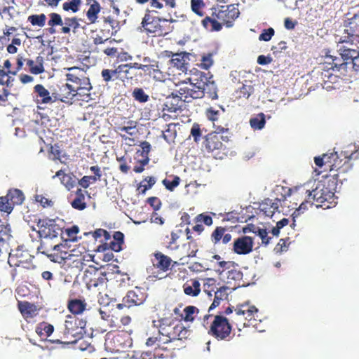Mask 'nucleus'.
<instances>
[{
	"label": "nucleus",
	"instance_id": "nucleus-64",
	"mask_svg": "<svg viewBox=\"0 0 359 359\" xmlns=\"http://www.w3.org/2000/svg\"><path fill=\"white\" fill-rule=\"evenodd\" d=\"M79 232V228L76 225H74L70 228H67L65 230V233L67 236V239L69 241H74L76 240V234Z\"/></svg>",
	"mask_w": 359,
	"mask_h": 359
},
{
	"label": "nucleus",
	"instance_id": "nucleus-41",
	"mask_svg": "<svg viewBox=\"0 0 359 359\" xmlns=\"http://www.w3.org/2000/svg\"><path fill=\"white\" fill-rule=\"evenodd\" d=\"M219 20L217 18L212 17L206 16L201 21L203 27L209 29L211 32H218L222 29V25L221 22H218Z\"/></svg>",
	"mask_w": 359,
	"mask_h": 359
},
{
	"label": "nucleus",
	"instance_id": "nucleus-38",
	"mask_svg": "<svg viewBox=\"0 0 359 359\" xmlns=\"http://www.w3.org/2000/svg\"><path fill=\"white\" fill-rule=\"evenodd\" d=\"M27 65L29 68V72L33 74H39L44 72L43 67V57L37 56L36 60L34 61L30 59L26 60Z\"/></svg>",
	"mask_w": 359,
	"mask_h": 359
},
{
	"label": "nucleus",
	"instance_id": "nucleus-20",
	"mask_svg": "<svg viewBox=\"0 0 359 359\" xmlns=\"http://www.w3.org/2000/svg\"><path fill=\"white\" fill-rule=\"evenodd\" d=\"M74 255L67 251L65 245H55L53 249V252L48 255L49 259L56 263L61 264L65 260H71Z\"/></svg>",
	"mask_w": 359,
	"mask_h": 359
},
{
	"label": "nucleus",
	"instance_id": "nucleus-51",
	"mask_svg": "<svg viewBox=\"0 0 359 359\" xmlns=\"http://www.w3.org/2000/svg\"><path fill=\"white\" fill-rule=\"evenodd\" d=\"M54 331V327L52 325L46 323L39 324L36 328V332L41 337H48Z\"/></svg>",
	"mask_w": 359,
	"mask_h": 359
},
{
	"label": "nucleus",
	"instance_id": "nucleus-21",
	"mask_svg": "<svg viewBox=\"0 0 359 359\" xmlns=\"http://www.w3.org/2000/svg\"><path fill=\"white\" fill-rule=\"evenodd\" d=\"M285 200V196H283L282 198H276L274 200L266 198L260 204V210L266 216L272 217L274 213L278 211V208L281 205V201Z\"/></svg>",
	"mask_w": 359,
	"mask_h": 359
},
{
	"label": "nucleus",
	"instance_id": "nucleus-61",
	"mask_svg": "<svg viewBox=\"0 0 359 359\" xmlns=\"http://www.w3.org/2000/svg\"><path fill=\"white\" fill-rule=\"evenodd\" d=\"M233 264L234 262L232 261H219L216 264L218 269H215V271L220 275L225 270L229 269Z\"/></svg>",
	"mask_w": 359,
	"mask_h": 359
},
{
	"label": "nucleus",
	"instance_id": "nucleus-14",
	"mask_svg": "<svg viewBox=\"0 0 359 359\" xmlns=\"http://www.w3.org/2000/svg\"><path fill=\"white\" fill-rule=\"evenodd\" d=\"M187 80L190 82L189 86L180 87L177 91L180 97L186 102H190L195 99L203 98V90H201L200 86L193 81V76L188 78Z\"/></svg>",
	"mask_w": 359,
	"mask_h": 359
},
{
	"label": "nucleus",
	"instance_id": "nucleus-50",
	"mask_svg": "<svg viewBox=\"0 0 359 359\" xmlns=\"http://www.w3.org/2000/svg\"><path fill=\"white\" fill-rule=\"evenodd\" d=\"M180 181L181 180L180 177L177 175H170V178L163 180L162 184L165 186L167 190L172 191L179 186Z\"/></svg>",
	"mask_w": 359,
	"mask_h": 359
},
{
	"label": "nucleus",
	"instance_id": "nucleus-40",
	"mask_svg": "<svg viewBox=\"0 0 359 359\" xmlns=\"http://www.w3.org/2000/svg\"><path fill=\"white\" fill-rule=\"evenodd\" d=\"M86 192L81 189L76 190L75 198L71 202V205L74 209L83 210L87 207V204L85 202V194Z\"/></svg>",
	"mask_w": 359,
	"mask_h": 359
},
{
	"label": "nucleus",
	"instance_id": "nucleus-5",
	"mask_svg": "<svg viewBox=\"0 0 359 359\" xmlns=\"http://www.w3.org/2000/svg\"><path fill=\"white\" fill-rule=\"evenodd\" d=\"M154 13L157 12L149 9L146 10L138 30L152 36H164L170 33L172 31V28L167 23L168 22H175V20L172 19L166 20L155 16L154 15Z\"/></svg>",
	"mask_w": 359,
	"mask_h": 359
},
{
	"label": "nucleus",
	"instance_id": "nucleus-37",
	"mask_svg": "<svg viewBox=\"0 0 359 359\" xmlns=\"http://www.w3.org/2000/svg\"><path fill=\"white\" fill-rule=\"evenodd\" d=\"M87 304L84 299H73L68 301L67 308L73 314H81L86 309Z\"/></svg>",
	"mask_w": 359,
	"mask_h": 359
},
{
	"label": "nucleus",
	"instance_id": "nucleus-34",
	"mask_svg": "<svg viewBox=\"0 0 359 359\" xmlns=\"http://www.w3.org/2000/svg\"><path fill=\"white\" fill-rule=\"evenodd\" d=\"M89 8L87 11L86 16L90 24H93L97 21V15L100 12L101 6L96 0H88Z\"/></svg>",
	"mask_w": 359,
	"mask_h": 359
},
{
	"label": "nucleus",
	"instance_id": "nucleus-30",
	"mask_svg": "<svg viewBox=\"0 0 359 359\" xmlns=\"http://www.w3.org/2000/svg\"><path fill=\"white\" fill-rule=\"evenodd\" d=\"M170 54L168 55L170 56L172 55V59L170 60V63L174 67H176L177 69L184 72L187 70V65L189 63L187 62L188 55L186 53H180L173 54L170 53Z\"/></svg>",
	"mask_w": 359,
	"mask_h": 359
},
{
	"label": "nucleus",
	"instance_id": "nucleus-44",
	"mask_svg": "<svg viewBox=\"0 0 359 359\" xmlns=\"http://www.w3.org/2000/svg\"><path fill=\"white\" fill-rule=\"evenodd\" d=\"M265 124V114L262 112L256 114L250 119V125L254 130L263 129Z\"/></svg>",
	"mask_w": 359,
	"mask_h": 359
},
{
	"label": "nucleus",
	"instance_id": "nucleus-32",
	"mask_svg": "<svg viewBox=\"0 0 359 359\" xmlns=\"http://www.w3.org/2000/svg\"><path fill=\"white\" fill-rule=\"evenodd\" d=\"M81 20L76 17L65 18L64 20L65 26L60 28V32L65 34H69L72 31L73 33H76L80 28L79 21Z\"/></svg>",
	"mask_w": 359,
	"mask_h": 359
},
{
	"label": "nucleus",
	"instance_id": "nucleus-48",
	"mask_svg": "<svg viewBox=\"0 0 359 359\" xmlns=\"http://www.w3.org/2000/svg\"><path fill=\"white\" fill-rule=\"evenodd\" d=\"M156 183L154 177H145L137 186V190L140 194H145L146 191L150 189Z\"/></svg>",
	"mask_w": 359,
	"mask_h": 359
},
{
	"label": "nucleus",
	"instance_id": "nucleus-53",
	"mask_svg": "<svg viewBox=\"0 0 359 359\" xmlns=\"http://www.w3.org/2000/svg\"><path fill=\"white\" fill-rule=\"evenodd\" d=\"M81 2V0H71L69 1H66L62 4V8L67 12L72 11V13H76L79 11Z\"/></svg>",
	"mask_w": 359,
	"mask_h": 359
},
{
	"label": "nucleus",
	"instance_id": "nucleus-63",
	"mask_svg": "<svg viewBox=\"0 0 359 359\" xmlns=\"http://www.w3.org/2000/svg\"><path fill=\"white\" fill-rule=\"evenodd\" d=\"M275 31L272 27L265 29L262 31V34L259 36V41H269L274 35Z\"/></svg>",
	"mask_w": 359,
	"mask_h": 359
},
{
	"label": "nucleus",
	"instance_id": "nucleus-31",
	"mask_svg": "<svg viewBox=\"0 0 359 359\" xmlns=\"http://www.w3.org/2000/svg\"><path fill=\"white\" fill-rule=\"evenodd\" d=\"M183 100L180 97V95H174L172 93V96L166 98L165 102L163 104V111H166L170 113H174L181 109L180 102Z\"/></svg>",
	"mask_w": 359,
	"mask_h": 359
},
{
	"label": "nucleus",
	"instance_id": "nucleus-8",
	"mask_svg": "<svg viewBox=\"0 0 359 359\" xmlns=\"http://www.w3.org/2000/svg\"><path fill=\"white\" fill-rule=\"evenodd\" d=\"M84 333L83 322L78 318L68 316L65 322L63 331L64 338L66 341H62L57 339L55 341L57 344H74L83 338Z\"/></svg>",
	"mask_w": 359,
	"mask_h": 359
},
{
	"label": "nucleus",
	"instance_id": "nucleus-17",
	"mask_svg": "<svg viewBox=\"0 0 359 359\" xmlns=\"http://www.w3.org/2000/svg\"><path fill=\"white\" fill-rule=\"evenodd\" d=\"M128 65H120L114 69H103L101 72L102 80L108 84L117 80H122L128 74Z\"/></svg>",
	"mask_w": 359,
	"mask_h": 359
},
{
	"label": "nucleus",
	"instance_id": "nucleus-12",
	"mask_svg": "<svg viewBox=\"0 0 359 359\" xmlns=\"http://www.w3.org/2000/svg\"><path fill=\"white\" fill-rule=\"evenodd\" d=\"M344 34L341 43H359V10L350 18L344 21Z\"/></svg>",
	"mask_w": 359,
	"mask_h": 359
},
{
	"label": "nucleus",
	"instance_id": "nucleus-42",
	"mask_svg": "<svg viewBox=\"0 0 359 359\" xmlns=\"http://www.w3.org/2000/svg\"><path fill=\"white\" fill-rule=\"evenodd\" d=\"M113 239L109 243V248L116 252H120L124 243V234L119 231H115L113 235Z\"/></svg>",
	"mask_w": 359,
	"mask_h": 359
},
{
	"label": "nucleus",
	"instance_id": "nucleus-26",
	"mask_svg": "<svg viewBox=\"0 0 359 359\" xmlns=\"http://www.w3.org/2000/svg\"><path fill=\"white\" fill-rule=\"evenodd\" d=\"M228 229L224 226H217L210 235V240L214 245L218 244L220 241L226 245L229 243L232 236L229 233H226Z\"/></svg>",
	"mask_w": 359,
	"mask_h": 359
},
{
	"label": "nucleus",
	"instance_id": "nucleus-45",
	"mask_svg": "<svg viewBox=\"0 0 359 359\" xmlns=\"http://www.w3.org/2000/svg\"><path fill=\"white\" fill-rule=\"evenodd\" d=\"M48 16L50 19L48 22V25L50 27L48 29V31L50 34H53L56 32L55 27L58 25L62 26L63 21L61 15L57 13H51Z\"/></svg>",
	"mask_w": 359,
	"mask_h": 359
},
{
	"label": "nucleus",
	"instance_id": "nucleus-10",
	"mask_svg": "<svg viewBox=\"0 0 359 359\" xmlns=\"http://www.w3.org/2000/svg\"><path fill=\"white\" fill-rule=\"evenodd\" d=\"M239 15L240 11L234 4L217 5L212 8V15L220 20L226 27H232L233 21Z\"/></svg>",
	"mask_w": 359,
	"mask_h": 359
},
{
	"label": "nucleus",
	"instance_id": "nucleus-60",
	"mask_svg": "<svg viewBox=\"0 0 359 359\" xmlns=\"http://www.w3.org/2000/svg\"><path fill=\"white\" fill-rule=\"evenodd\" d=\"M190 133L194 138V141L196 143H198L200 141L201 137L202 136V131L200 125L197 123H194L192 125Z\"/></svg>",
	"mask_w": 359,
	"mask_h": 359
},
{
	"label": "nucleus",
	"instance_id": "nucleus-43",
	"mask_svg": "<svg viewBox=\"0 0 359 359\" xmlns=\"http://www.w3.org/2000/svg\"><path fill=\"white\" fill-rule=\"evenodd\" d=\"M60 177L61 183L68 189L70 190L75 186V181L73 177L69 174L65 173L63 170H60L56 172L55 175L53 177Z\"/></svg>",
	"mask_w": 359,
	"mask_h": 359
},
{
	"label": "nucleus",
	"instance_id": "nucleus-46",
	"mask_svg": "<svg viewBox=\"0 0 359 359\" xmlns=\"http://www.w3.org/2000/svg\"><path fill=\"white\" fill-rule=\"evenodd\" d=\"M18 309L22 315L26 318L33 317L36 311V306L27 302L19 303Z\"/></svg>",
	"mask_w": 359,
	"mask_h": 359
},
{
	"label": "nucleus",
	"instance_id": "nucleus-9",
	"mask_svg": "<svg viewBox=\"0 0 359 359\" xmlns=\"http://www.w3.org/2000/svg\"><path fill=\"white\" fill-rule=\"evenodd\" d=\"M193 81L200 86L203 97L207 94L208 97L212 100L218 98L217 85L213 80V76L209 72L196 70L193 73Z\"/></svg>",
	"mask_w": 359,
	"mask_h": 359
},
{
	"label": "nucleus",
	"instance_id": "nucleus-29",
	"mask_svg": "<svg viewBox=\"0 0 359 359\" xmlns=\"http://www.w3.org/2000/svg\"><path fill=\"white\" fill-rule=\"evenodd\" d=\"M205 115L208 120L211 121L213 123L214 128L218 132H229L228 124L225 123L223 126L218 123L221 112L219 110H215L212 107L206 109Z\"/></svg>",
	"mask_w": 359,
	"mask_h": 359
},
{
	"label": "nucleus",
	"instance_id": "nucleus-27",
	"mask_svg": "<svg viewBox=\"0 0 359 359\" xmlns=\"http://www.w3.org/2000/svg\"><path fill=\"white\" fill-rule=\"evenodd\" d=\"M241 306L242 308L241 313H244V317L248 323H249V327H255L257 325L258 309L255 306L250 305L248 302L241 304Z\"/></svg>",
	"mask_w": 359,
	"mask_h": 359
},
{
	"label": "nucleus",
	"instance_id": "nucleus-35",
	"mask_svg": "<svg viewBox=\"0 0 359 359\" xmlns=\"http://www.w3.org/2000/svg\"><path fill=\"white\" fill-rule=\"evenodd\" d=\"M241 304L237 305L234 309L235 313L231 317V325H236L239 330L241 327H249V323L245 320L244 313H241Z\"/></svg>",
	"mask_w": 359,
	"mask_h": 359
},
{
	"label": "nucleus",
	"instance_id": "nucleus-57",
	"mask_svg": "<svg viewBox=\"0 0 359 359\" xmlns=\"http://www.w3.org/2000/svg\"><path fill=\"white\" fill-rule=\"evenodd\" d=\"M174 128L172 124L168 125L167 130L163 134V139L168 143L174 142L176 137V130H174Z\"/></svg>",
	"mask_w": 359,
	"mask_h": 359
},
{
	"label": "nucleus",
	"instance_id": "nucleus-7",
	"mask_svg": "<svg viewBox=\"0 0 359 359\" xmlns=\"http://www.w3.org/2000/svg\"><path fill=\"white\" fill-rule=\"evenodd\" d=\"M224 132H218L215 130L206 135L202 143L203 149L208 153H211L215 158H222V155L226 154V147L223 142H227L229 138L224 137L221 133Z\"/></svg>",
	"mask_w": 359,
	"mask_h": 359
},
{
	"label": "nucleus",
	"instance_id": "nucleus-11",
	"mask_svg": "<svg viewBox=\"0 0 359 359\" xmlns=\"http://www.w3.org/2000/svg\"><path fill=\"white\" fill-rule=\"evenodd\" d=\"M38 233L41 238H57L62 232V227L57 223V219L48 217L39 219L36 222Z\"/></svg>",
	"mask_w": 359,
	"mask_h": 359
},
{
	"label": "nucleus",
	"instance_id": "nucleus-59",
	"mask_svg": "<svg viewBox=\"0 0 359 359\" xmlns=\"http://www.w3.org/2000/svg\"><path fill=\"white\" fill-rule=\"evenodd\" d=\"M145 69L144 73L154 79H161V72L154 65H147L143 67Z\"/></svg>",
	"mask_w": 359,
	"mask_h": 359
},
{
	"label": "nucleus",
	"instance_id": "nucleus-23",
	"mask_svg": "<svg viewBox=\"0 0 359 359\" xmlns=\"http://www.w3.org/2000/svg\"><path fill=\"white\" fill-rule=\"evenodd\" d=\"M102 269H107V273H108L109 275L114 274V278L118 283L119 286L123 287L128 283L130 280L129 276L126 273L121 272L118 265L109 264L102 266Z\"/></svg>",
	"mask_w": 359,
	"mask_h": 359
},
{
	"label": "nucleus",
	"instance_id": "nucleus-49",
	"mask_svg": "<svg viewBox=\"0 0 359 359\" xmlns=\"http://www.w3.org/2000/svg\"><path fill=\"white\" fill-rule=\"evenodd\" d=\"M19 266H15V269L13 271L12 277L15 279L19 273H21L23 269L34 270L36 266L34 264L32 259H25L24 262H21Z\"/></svg>",
	"mask_w": 359,
	"mask_h": 359
},
{
	"label": "nucleus",
	"instance_id": "nucleus-6",
	"mask_svg": "<svg viewBox=\"0 0 359 359\" xmlns=\"http://www.w3.org/2000/svg\"><path fill=\"white\" fill-rule=\"evenodd\" d=\"M66 76L67 82L80 96H90L92 86L85 71L76 67L69 68Z\"/></svg>",
	"mask_w": 359,
	"mask_h": 359
},
{
	"label": "nucleus",
	"instance_id": "nucleus-3",
	"mask_svg": "<svg viewBox=\"0 0 359 359\" xmlns=\"http://www.w3.org/2000/svg\"><path fill=\"white\" fill-rule=\"evenodd\" d=\"M153 324L160 334L168 338L166 342L187 339L191 334V330L172 316L153 320Z\"/></svg>",
	"mask_w": 359,
	"mask_h": 359
},
{
	"label": "nucleus",
	"instance_id": "nucleus-24",
	"mask_svg": "<svg viewBox=\"0 0 359 359\" xmlns=\"http://www.w3.org/2000/svg\"><path fill=\"white\" fill-rule=\"evenodd\" d=\"M151 261L153 266L163 272H166L170 269L172 262L170 257L161 252H155L154 254V259H152Z\"/></svg>",
	"mask_w": 359,
	"mask_h": 359
},
{
	"label": "nucleus",
	"instance_id": "nucleus-47",
	"mask_svg": "<svg viewBox=\"0 0 359 359\" xmlns=\"http://www.w3.org/2000/svg\"><path fill=\"white\" fill-rule=\"evenodd\" d=\"M184 316L182 320L185 322L192 323L195 317L198 314L199 309L194 306H187L183 309Z\"/></svg>",
	"mask_w": 359,
	"mask_h": 359
},
{
	"label": "nucleus",
	"instance_id": "nucleus-55",
	"mask_svg": "<svg viewBox=\"0 0 359 359\" xmlns=\"http://www.w3.org/2000/svg\"><path fill=\"white\" fill-rule=\"evenodd\" d=\"M27 20L33 26L36 25L42 27L46 24V16L43 13L40 15H32L28 17Z\"/></svg>",
	"mask_w": 359,
	"mask_h": 359
},
{
	"label": "nucleus",
	"instance_id": "nucleus-39",
	"mask_svg": "<svg viewBox=\"0 0 359 359\" xmlns=\"http://www.w3.org/2000/svg\"><path fill=\"white\" fill-rule=\"evenodd\" d=\"M229 287L226 286L220 287L215 292V298L213 302L209 307V311L212 309L217 307L221 301H224L227 299L229 293H228Z\"/></svg>",
	"mask_w": 359,
	"mask_h": 359
},
{
	"label": "nucleus",
	"instance_id": "nucleus-28",
	"mask_svg": "<svg viewBox=\"0 0 359 359\" xmlns=\"http://www.w3.org/2000/svg\"><path fill=\"white\" fill-rule=\"evenodd\" d=\"M25 259H33V257L27 252L20 249H16L13 252H9L8 262L11 266H19Z\"/></svg>",
	"mask_w": 359,
	"mask_h": 359
},
{
	"label": "nucleus",
	"instance_id": "nucleus-58",
	"mask_svg": "<svg viewBox=\"0 0 359 359\" xmlns=\"http://www.w3.org/2000/svg\"><path fill=\"white\" fill-rule=\"evenodd\" d=\"M212 53L204 54L201 60L200 67L208 70L213 65Z\"/></svg>",
	"mask_w": 359,
	"mask_h": 359
},
{
	"label": "nucleus",
	"instance_id": "nucleus-36",
	"mask_svg": "<svg viewBox=\"0 0 359 359\" xmlns=\"http://www.w3.org/2000/svg\"><path fill=\"white\" fill-rule=\"evenodd\" d=\"M183 290L185 294L196 297L201 292V284L198 280L192 279L184 284Z\"/></svg>",
	"mask_w": 359,
	"mask_h": 359
},
{
	"label": "nucleus",
	"instance_id": "nucleus-54",
	"mask_svg": "<svg viewBox=\"0 0 359 359\" xmlns=\"http://www.w3.org/2000/svg\"><path fill=\"white\" fill-rule=\"evenodd\" d=\"M132 95L135 100L140 103L147 102L149 98V95L141 88H135L132 93Z\"/></svg>",
	"mask_w": 359,
	"mask_h": 359
},
{
	"label": "nucleus",
	"instance_id": "nucleus-62",
	"mask_svg": "<svg viewBox=\"0 0 359 359\" xmlns=\"http://www.w3.org/2000/svg\"><path fill=\"white\" fill-rule=\"evenodd\" d=\"M333 72H339L341 69L346 68V62L341 56H333Z\"/></svg>",
	"mask_w": 359,
	"mask_h": 359
},
{
	"label": "nucleus",
	"instance_id": "nucleus-2",
	"mask_svg": "<svg viewBox=\"0 0 359 359\" xmlns=\"http://www.w3.org/2000/svg\"><path fill=\"white\" fill-rule=\"evenodd\" d=\"M359 153L358 150L353 151H343L339 154L336 151L323 154L322 156H316L314 158L315 164L318 167L327 165L330 170V175L337 182L346 180L340 179L341 175L346 174L353 168L352 160L358 159Z\"/></svg>",
	"mask_w": 359,
	"mask_h": 359
},
{
	"label": "nucleus",
	"instance_id": "nucleus-1",
	"mask_svg": "<svg viewBox=\"0 0 359 359\" xmlns=\"http://www.w3.org/2000/svg\"><path fill=\"white\" fill-rule=\"evenodd\" d=\"M290 196L295 200L300 199V204L297 211L305 210L308 205H315L316 208H322L324 210L334 207L337 203V198L334 192L331 191L324 184H318L316 189L310 191L302 185L295 187L294 189H290Z\"/></svg>",
	"mask_w": 359,
	"mask_h": 359
},
{
	"label": "nucleus",
	"instance_id": "nucleus-15",
	"mask_svg": "<svg viewBox=\"0 0 359 359\" xmlns=\"http://www.w3.org/2000/svg\"><path fill=\"white\" fill-rule=\"evenodd\" d=\"M254 239L248 236H241L234 239L231 251L238 255H248L253 250Z\"/></svg>",
	"mask_w": 359,
	"mask_h": 359
},
{
	"label": "nucleus",
	"instance_id": "nucleus-18",
	"mask_svg": "<svg viewBox=\"0 0 359 359\" xmlns=\"http://www.w3.org/2000/svg\"><path fill=\"white\" fill-rule=\"evenodd\" d=\"M103 270V271L96 270L93 273L86 275L85 281L88 290L103 286L108 281L107 276L109 274L107 273V269Z\"/></svg>",
	"mask_w": 359,
	"mask_h": 359
},
{
	"label": "nucleus",
	"instance_id": "nucleus-13",
	"mask_svg": "<svg viewBox=\"0 0 359 359\" xmlns=\"http://www.w3.org/2000/svg\"><path fill=\"white\" fill-rule=\"evenodd\" d=\"M25 200L23 192L18 189H11L5 196L0 197V210L11 213L15 205H21Z\"/></svg>",
	"mask_w": 359,
	"mask_h": 359
},
{
	"label": "nucleus",
	"instance_id": "nucleus-33",
	"mask_svg": "<svg viewBox=\"0 0 359 359\" xmlns=\"http://www.w3.org/2000/svg\"><path fill=\"white\" fill-rule=\"evenodd\" d=\"M34 93L36 94V97L40 98V100H36L37 103L49 104L53 102L49 91L42 84L36 85L34 87Z\"/></svg>",
	"mask_w": 359,
	"mask_h": 359
},
{
	"label": "nucleus",
	"instance_id": "nucleus-25",
	"mask_svg": "<svg viewBox=\"0 0 359 359\" xmlns=\"http://www.w3.org/2000/svg\"><path fill=\"white\" fill-rule=\"evenodd\" d=\"M55 94V97L62 102H69L75 96L79 95L78 92L72 88V86L68 82L62 84Z\"/></svg>",
	"mask_w": 359,
	"mask_h": 359
},
{
	"label": "nucleus",
	"instance_id": "nucleus-4",
	"mask_svg": "<svg viewBox=\"0 0 359 359\" xmlns=\"http://www.w3.org/2000/svg\"><path fill=\"white\" fill-rule=\"evenodd\" d=\"M203 325L208 330V334L217 341H228L232 332L230 320L222 313L205 315Z\"/></svg>",
	"mask_w": 359,
	"mask_h": 359
},
{
	"label": "nucleus",
	"instance_id": "nucleus-16",
	"mask_svg": "<svg viewBox=\"0 0 359 359\" xmlns=\"http://www.w3.org/2000/svg\"><path fill=\"white\" fill-rule=\"evenodd\" d=\"M145 300V294L140 288L136 287L133 290H130L123 298L122 303L118 304L116 308L123 309V308H130L135 306H139L143 304Z\"/></svg>",
	"mask_w": 359,
	"mask_h": 359
},
{
	"label": "nucleus",
	"instance_id": "nucleus-22",
	"mask_svg": "<svg viewBox=\"0 0 359 359\" xmlns=\"http://www.w3.org/2000/svg\"><path fill=\"white\" fill-rule=\"evenodd\" d=\"M333 56L326 55L324 57L323 62L320 67V72L319 70L317 72V74H320L321 79L325 84L328 81L332 82L331 79L332 78L333 75L330 72V71H333Z\"/></svg>",
	"mask_w": 359,
	"mask_h": 359
},
{
	"label": "nucleus",
	"instance_id": "nucleus-52",
	"mask_svg": "<svg viewBox=\"0 0 359 359\" xmlns=\"http://www.w3.org/2000/svg\"><path fill=\"white\" fill-rule=\"evenodd\" d=\"M359 55V51L350 48H344L341 49L340 55L344 58L346 64L348 60L351 62Z\"/></svg>",
	"mask_w": 359,
	"mask_h": 359
},
{
	"label": "nucleus",
	"instance_id": "nucleus-19",
	"mask_svg": "<svg viewBox=\"0 0 359 359\" xmlns=\"http://www.w3.org/2000/svg\"><path fill=\"white\" fill-rule=\"evenodd\" d=\"M114 130L117 133H119L122 139L125 140H131L125 134H122L121 133L124 132L130 136H135L138 133L137 129V122L132 120L126 121V118H123V122L121 123H115Z\"/></svg>",
	"mask_w": 359,
	"mask_h": 359
},
{
	"label": "nucleus",
	"instance_id": "nucleus-56",
	"mask_svg": "<svg viewBox=\"0 0 359 359\" xmlns=\"http://www.w3.org/2000/svg\"><path fill=\"white\" fill-rule=\"evenodd\" d=\"M205 7V3L203 0H191V8L194 13L200 17L205 15L203 9Z\"/></svg>",
	"mask_w": 359,
	"mask_h": 359
}]
</instances>
